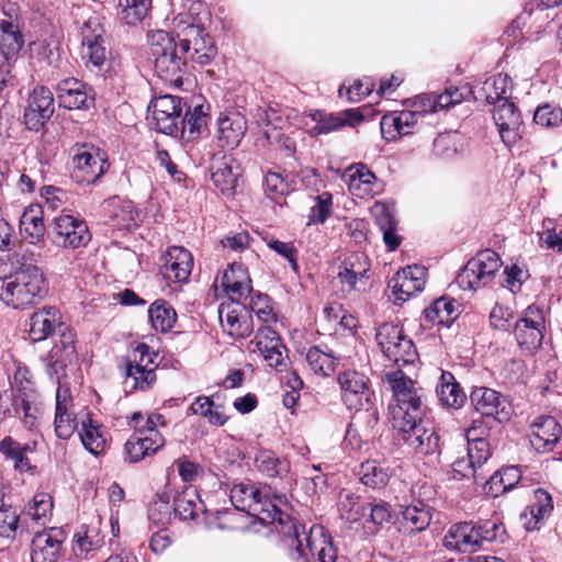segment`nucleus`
<instances>
[{
    "mask_svg": "<svg viewBox=\"0 0 562 562\" xmlns=\"http://www.w3.org/2000/svg\"><path fill=\"white\" fill-rule=\"evenodd\" d=\"M473 431H476V422H474L465 432V438L468 441L467 457L476 468H480L490 458L491 450L490 445L484 437L471 436Z\"/></svg>",
    "mask_w": 562,
    "mask_h": 562,
    "instance_id": "48",
    "label": "nucleus"
},
{
    "mask_svg": "<svg viewBox=\"0 0 562 562\" xmlns=\"http://www.w3.org/2000/svg\"><path fill=\"white\" fill-rule=\"evenodd\" d=\"M210 169L214 186L223 194H233L239 176V166L236 161L226 155H214Z\"/></svg>",
    "mask_w": 562,
    "mask_h": 562,
    "instance_id": "27",
    "label": "nucleus"
},
{
    "mask_svg": "<svg viewBox=\"0 0 562 562\" xmlns=\"http://www.w3.org/2000/svg\"><path fill=\"white\" fill-rule=\"evenodd\" d=\"M72 161L74 178L86 184L95 182L108 168L106 160L99 153L85 146L78 149Z\"/></svg>",
    "mask_w": 562,
    "mask_h": 562,
    "instance_id": "19",
    "label": "nucleus"
},
{
    "mask_svg": "<svg viewBox=\"0 0 562 562\" xmlns=\"http://www.w3.org/2000/svg\"><path fill=\"white\" fill-rule=\"evenodd\" d=\"M15 394L13 396V405L15 414L22 419L27 428H32L36 422L37 392L32 380L26 382H14Z\"/></svg>",
    "mask_w": 562,
    "mask_h": 562,
    "instance_id": "24",
    "label": "nucleus"
},
{
    "mask_svg": "<svg viewBox=\"0 0 562 562\" xmlns=\"http://www.w3.org/2000/svg\"><path fill=\"white\" fill-rule=\"evenodd\" d=\"M403 527L408 532H419L425 530L431 520L429 508L423 503L407 505L403 512Z\"/></svg>",
    "mask_w": 562,
    "mask_h": 562,
    "instance_id": "44",
    "label": "nucleus"
},
{
    "mask_svg": "<svg viewBox=\"0 0 562 562\" xmlns=\"http://www.w3.org/2000/svg\"><path fill=\"white\" fill-rule=\"evenodd\" d=\"M222 286L228 297L236 303L247 300L251 293V280L243 265L233 263L224 272Z\"/></svg>",
    "mask_w": 562,
    "mask_h": 562,
    "instance_id": "29",
    "label": "nucleus"
},
{
    "mask_svg": "<svg viewBox=\"0 0 562 562\" xmlns=\"http://www.w3.org/2000/svg\"><path fill=\"white\" fill-rule=\"evenodd\" d=\"M248 307L250 312L256 315L259 322L263 324L276 322V314L270 305L268 295L261 293L251 295Z\"/></svg>",
    "mask_w": 562,
    "mask_h": 562,
    "instance_id": "54",
    "label": "nucleus"
},
{
    "mask_svg": "<svg viewBox=\"0 0 562 562\" xmlns=\"http://www.w3.org/2000/svg\"><path fill=\"white\" fill-rule=\"evenodd\" d=\"M19 524V515L10 505L0 508V536L10 538L14 535Z\"/></svg>",
    "mask_w": 562,
    "mask_h": 562,
    "instance_id": "63",
    "label": "nucleus"
},
{
    "mask_svg": "<svg viewBox=\"0 0 562 562\" xmlns=\"http://www.w3.org/2000/svg\"><path fill=\"white\" fill-rule=\"evenodd\" d=\"M76 537L77 539L74 551L78 557H86L90 551H93L101 546V539L98 533H90V531L87 530L83 535L78 532Z\"/></svg>",
    "mask_w": 562,
    "mask_h": 562,
    "instance_id": "64",
    "label": "nucleus"
},
{
    "mask_svg": "<svg viewBox=\"0 0 562 562\" xmlns=\"http://www.w3.org/2000/svg\"><path fill=\"white\" fill-rule=\"evenodd\" d=\"M246 305L240 306L238 303L221 304L218 308V317L223 329L231 335V328H234L236 322L243 314Z\"/></svg>",
    "mask_w": 562,
    "mask_h": 562,
    "instance_id": "61",
    "label": "nucleus"
},
{
    "mask_svg": "<svg viewBox=\"0 0 562 562\" xmlns=\"http://www.w3.org/2000/svg\"><path fill=\"white\" fill-rule=\"evenodd\" d=\"M128 425L136 430L125 443V452L130 462H138L144 457L157 452L165 445V438L158 430V427L166 426L162 415L151 414L144 420L143 415L135 412L132 414Z\"/></svg>",
    "mask_w": 562,
    "mask_h": 562,
    "instance_id": "5",
    "label": "nucleus"
},
{
    "mask_svg": "<svg viewBox=\"0 0 562 562\" xmlns=\"http://www.w3.org/2000/svg\"><path fill=\"white\" fill-rule=\"evenodd\" d=\"M306 361L311 370L324 376L329 375L335 370L333 359L317 347L308 349Z\"/></svg>",
    "mask_w": 562,
    "mask_h": 562,
    "instance_id": "59",
    "label": "nucleus"
},
{
    "mask_svg": "<svg viewBox=\"0 0 562 562\" xmlns=\"http://www.w3.org/2000/svg\"><path fill=\"white\" fill-rule=\"evenodd\" d=\"M79 435L82 445L89 452L98 454L103 449L105 439L99 428L93 426L91 422L88 424L82 422V427L79 431Z\"/></svg>",
    "mask_w": 562,
    "mask_h": 562,
    "instance_id": "55",
    "label": "nucleus"
},
{
    "mask_svg": "<svg viewBox=\"0 0 562 562\" xmlns=\"http://www.w3.org/2000/svg\"><path fill=\"white\" fill-rule=\"evenodd\" d=\"M29 108L41 111L44 117H50L54 113V98L46 87L35 88L29 99Z\"/></svg>",
    "mask_w": 562,
    "mask_h": 562,
    "instance_id": "58",
    "label": "nucleus"
},
{
    "mask_svg": "<svg viewBox=\"0 0 562 562\" xmlns=\"http://www.w3.org/2000/svg\"><path fill=\"white\" fill-rule=\"evenodd\" d=\"M339 283L341 285V291L346 293H350L352 291H361L367 285L368 278L358 276L357 272H350L344 268L339 267V271L337 274Z\"/></svg>",
    "mask_w": 562,
    "mask_h": 562,
    "instance_id": "62",
    "label": "nucleus"
},
{
    "mask_svg": "<svg viewBox=\"0 0 562 562\" xmlns=\"http://www.w3.org/2000/svg\"><path fill=\"white\" fill-rule=\"evenodd\" d=\"M158 355L145 344H138L125 366V385L131 390L146 391L156 382Z\"/></svg>",
    "mask_w": 562,
    "mask_h": 562,
    "instance_id": "7",
    "label": "nucleus"
},
{
    "mask_svg": "<svg viewBox=\"0 0 562 562\" xmlns=\"http://www.w3.org/2000/svg\"><path fill=\"white\" fill-rule=\"evenodd\" d=\"M61 532L57 529L36 532L31 543L32 562H57L61 551Z\"/></svg>",
    "mask_w": 562,
    "mask_h": 562,
    "instance_id": "25",
    "label": "nucleus"
},
{
    "mask_svg": "<svg viewBox=\"0 0 562 562\" xmlns=\"http://www.w3.org/2000/svg\"><path fill=\"white\" fill-rule=\"evenodd\" d=\"M533 122L547 128L557 127L562 123V109L549 103L539 105L535 111Z\"/></svg>",
    "mask_w": 562,
    "mask_h": 562,
    "instance_id": "57",
    "label": "nucleus"
},
{
    "mask_svg": "<svg viewBox=\"0 0 562 562\" xmlns=\"http://www.w3.org/2000/svg\"><path fill=\"white\" fill-rule=\"evenodd\" d=\"M72 406V396L69 387L64 384H59L56 390L54 425L55 432L60 439L70 438L78 427Z\"/></svg>",
    "mask_w": 562,
    "mask_h": 562,
    "instance_id": "20",
    "label": "nucleus"
},
{
    "mask_svg": "<svg viewBox=\"0 0 562 562\" xmlns=\"http://www.w3.org/2000/svg\"><path fill=\"white\" fill-rule=\"evenodd\" d=\"M215 55V46L212 37L206 34L199 42H194L191 52L187 54V59H191L201 65L207 64Z\"/></svg>",
    "mask_w": 562,
    "mask_h": 562,
    "instance_id": "60",
    "label": "nucleus"
},
{
    "mask_svg": "<svg viewBox=\"0 0 562 562\" xmlns=\"http://www.w3.org/2000/svg\"><path fill=\"white\" fill-rule=\"evenodd\" d=\"M173 509L183 520H196L205 506L195 490L186 488L175 497Z\"/></svg>",
    "mask_w": 562,
    "mask_h": 562,
    "instance_id": "40",
    "label": "nucleus"
},
{
    "mask_svg": "<svg viewBox=\"0 0 562 562\" xmlns=\"http://www.w3.org/2000/svg\"><path fill=\"white\" fill-rule=\"evenodd\" d=\"M255 462L258 471L269 477L281 476L289 471L288 462L270 450L258 452Z\"/></svg>",
    "mask_w": 562,
    "mask_h": 562,
    "instance_id": "49",
    "label": "nucleus"
},
{
    "mask_svg": "<svg viewBox=\"0 0 562 562\" xmlns=\"http://www.w3.org/2000/svg\"><path fill=\"white\" fill-rule=\"evenodd\" d=\"M189 411L193 415H200L207 419L211 425L223 426L228 417L221 405L215 404L209 396H198L191 404Z\"/></svg>",
    "mask_w": 562,
    "mask_h": 562,
    "instance_id": "45",
    "label": "nucleus"
},
{
    "mask_svg": "<svg viewBox=\"0 0 562 562\" xmlns=\"http://www.w3.org/2000/svg\"><path fill=\"white\" fill-rule=\"evenodd\" d=\"M231 502L236 509L246 512L256 517L261 524H278V531L282 535L297 537V526L282 509L286 506V498L282 494H273L267 488H259L251 483H238L231 488Z\"/></svg>",
    "mask_w": 562,
    "mask_h": 562,
    "instance_id": "2",
    "label": "nucleus"
},
{
    "mask_svg": "<svg viewBox=\"0 0 562 562\" xmlns=\"http://www.w3.org/2000/svg\"><path fill=\"white\" fill-rule=\"evenodd\" d=\"M45 278L34 263L23 262L14 272L0 279V300L14 308H26L41 301Z\"/></svg>",
    "mask_w": 562,
    "mask_h": 562,
    "instance_id": "3",
    "label": "nucleus"
},
{
    "mask_svg": "<svg viewBox=\"0 0 562 562\" xmlns=\"http://www.w3.org/2000/svg\"><path fill=\"white\" fill-rule=\"evenodd\" d=\"M149 321L156 330L166 333L171 329L177 319L176 311L165 301H155L148 311Z\"/></svg>",
    "mask_w": 562,
    "mask_h": 562,
    "instance_id": "47",
    "label": "nucleus"
},
{
    "mask_svg": "<svg viewBox=\"0 0 562 562\" xmlns=\"http://www.w3.org/2000/svg\"><path fill=\"white\" fill-rule=\"evenodd\" d=\"M521 479V472L517 467H507L495 472L484 485L486 494L498 497L512 490Z\"/></svg>",
    "mask_w": 562,
    "mask_h": 562,
    "instance_id": "42",
    "label": "nucleus"
},
{
    "mask_svg": "<svg viewBox=\"0 0 562 562\" xmlns=\"http://www.w3.org/2000/svg\"><path fill=\"white\" fill-rule=\"evenodd\" d=\"M386 381L396 401L391 408L393 428L416 454L437 453L440 447L439 436L431 425L423 422L425 409L414 382L402 371L387 373Z\"/></svg>",
    "mask_w": 562,
    "mask_h": 562,
    "instance_id": "1",
    "label": "nucleus"
},
{
    "mask_svg": "<svg viewBox=\"0 0 562 562\" xmlns=\"http://www.w3.org/2000/svg\"><path fill=\"white\" fill-rule=\"evenodd\" d=\"M513 80L507 74H497L488 77L481 88L482 97L487 103L495 104L510 100Z\"/></svg>",
    "mask_w": 562,
    "mask_h": 562,
    "instance_id": "37",
    "label": "nucleus"
},
{
    "mask_svg": "<svg viewBox=\"0 0 562 562\" xmlns=\"http://www.w3.org/2000/svg\"><path fill=\"white\" fill-rule=\"evenodd\" d=\"M82 58L93 67L100 68L106 60L103 30L98 19H89L81 29Z\"/></svg>",
    "mask_w": 562,
    "mask_h": 562,
    "instance_id": "18",
    "label": "nucleus"
},
{
    "mask_svg": "<svg viewBox=\"0 0 562 562\" xmlns=\"http://www.w3.org/2000/svg\"><path fill=\"white\" fill-rule=\"evenodd\" d=\"M59 104L68 110L88 109L93 102L91 89L76 78L61 80L56 87Z\"/></svg>",
    "mask_w": 562,
    "mask_h": 562,
    "instance_id": "22",
    "label": "nucleus"
},
{
    "mask_svg": "<svg viewBox=\"0 0 562 562\" xmlns=\"http://www.w3.org/2000/svg\"><path fill=\"white\" fill-rule=\"evenodd\" d=\"M503 533V525L495 521H463L449 528L443 544L448 550L471 553L479 550L484 541L502 539Z\"/></svg>",
    "mask_w": 562,
    "mask_h": 562,
    "instance_id": "6",
    "label": "nucleus"
},
{
    "mask_svg": "<svg viewBox=\"0 0 562 562\" xmlns=\"http://www.w3.org/2000/svg\"><path fill=\"white\" fill-rule=\"evenodd\" d=\"M359 475L364 485L373 488L384 486L390 477L387 470L375 460L363 462Z\"/></svg>",
    "mask_w": 562,
    "mask_h": 562,
    "instance_id": "50",
    "label": "nucleus"
},
{
    "mask_svg": "<svg viewBox=\"0 0 562 562\" xmlns=\"http://www.w3.org/2000/svg\"><path fill=\"white\" fill-rule=\"evenodd\" d=\"M297 526V537L283 535L289 546L296 543L295 550L299 557H307L317 552L318 562H335L336 554L331 543L323 535L321 526H312L308 532L305 527L293 521Z\"/></svg>",
    "mask_w": 562,
    "mask_h": 562,
    "instance_id": "12",
    "label": "nucleus"
},
{
    "mask_svg": "<svg viewBox=\"0 0 562 562\" xmlns=\"http://www.w3.org/2000/svg\"><path fill=\"white\" fill-rule=\"evenodd\" d=\"M173 32L179 40L180 52L189 54L194 42H199L204 35V27L188 13H180L173 19Z\"/></svg>",
    "mask_w": 562,
    "mask_h": 562,
    "instance_id": "31",
    "label": "nucleus"
},
{
    "mask_svg": "<svg viewBox=\"0 0 562 562\" xmlns=\"http://www.w3.org/2000/svg\"><path fill=\"white\" fill-rule=\"evenodd\" d=\"M418 111H401L385 114L381 119V133L386 140H395L401 136L409 135L418 122Z\"/></svg>",
    "mask_w": 562,
    "mask_h": 562,
    "instance_id": "26",
    "label": "nucleus"
},
{
    "mask_svg": "<svg viewBox=\"0 0 562 562\" xmlns=\"http://www.w3.org/2000/svg\"><path fill=\"white\" fill-rule=\"evenodd\" d=\"M425 318L430 323L449 324L457 317V302L442 296L424 311Z\"/></svg>",
    "mask_w": 562,
    "mask_h": 562,
    "instance_id": "46",
    "label": "nucleus"
},
{
    "mask_svg": "<svg viewBox=\"0 0 562 562\" xmlns=\"http://www.w3.org/2000/svg\"><path fill=\"white\" fill-rule=\"evenodd\" d=\"M216 125V140L223 149L236 148L247 131V121L237 111L222 113L217 119Z\"/></svg>",
    "mask_w": 562,
    "mask_h": 562,
    "instance_id": "17",
    "label": "nucleus"
},
{
    "mask_svg": "<svg viewBox=\"0 0 562 562\" xmlns=\"http://www.w3.org/2000/svg\"><path fill=\"white\" fill-rule=\"evenodd\" d=\"M103 210L112 226L120 229H131L137 225L138 212L132 201L111 198L103 204Z\"/></svg>",
    "mask_w": 562,
    "mask_h": 562,
    "instance_id": "30",
    "label": "nucleus"
},
{
    "mask_svg": "<svg viewBox=\"0 0 562 562\" xmlns=\"http://www.w3.org/2000/svg\"><path fill=\"white\" fill-rule=\"evenodd\" d=\"M149 124L159 133L173 134L181 119V99L166 94L151 100L148 106Z\"/></svg>",
    "mask_w": 562,
    "mask_h": 562,
    "instance_id": "14",
    "label": "nucleus"
},
{
    "mask_svg": "<svg viewBox=\"0 0 562 562\" xmlns=\"http://www.w3.org/2000/svg\"><path fill=\"white\" fill-rule=\"evenodd\" d=\"M193 267V257L183 247H170L165 257L161 273L164 278L172 282H184L190 277Z\"/></svg>",
    "mask_w": 562,
    "mask_h": 562,
    "instance_id": "23",
    "label": "nucleus"
},
{
    "mask_svg": "<svg viewBox=\"0 0 562 562\" xmlns=\"http://www.w3.org/2000/svg\"><path fill=\"white\" fill-rule=\"evenodd\" d=\"M539 236L548 249L562 252V227L559 228L552 218L542 221V231Z\"/></svg>",
    "mask_w": 562,
    "mask_h": 562,
    "instance_id": "56",
    "label": "nucleus"
},
{
    "mask_svg": "<svg viewBox=\"0 0 562 562\" xmlns=\"http://www.w3.org/2000/svg\"><path fill=\"white\" fill-rule=\"evenodd\" d=\"M52 241L63 248H79L90 240L87 224L79 217L70 214H60L50 224Z\"/></svg>",
    "mask_w": 562,
    "mask_h": 562,
    "instance_id": "13",
    "label": "nucleus"
},
{
    "mask_svg": "<svg viewBox=\"0 0 562 562\" xmlns=\"http://www.w3.org/2000/svg\"><path fill=\"white\" fill-rule=\"evenodd\" d=\"M59 312L55 307L43 308L33 313L30 318L29 336L33 341L45 340L58 328Z\"/></svg>",
    "mask_w": 562,
    "mask_h": 562,
    "instance_id": "34",
    "label": "nucleus"
},
{
    "mask_svg": "<svg viewBox=\"0 0 562 562\" xmlns=\"http://www.w3.org/2000/svg\"><path fill=\"white\" fill-rule=\"evenodd\" d=\"M122 20L127 24H136L148 13L150 0H120Z\"/></svg>",
    "mask_w": 562,
    "mask_h": 562,
    "instance_id": "53",
    "label": "nucleus"
},
{
    "mask_svg": "<svg viewBox=\"0 0 562 562\" xmlns=\"http://www.w3.org/2000/svg\"><path fill=\"white\" fill-rule=\"evenodd\" d=\"M53 509V499L48 493H37L25 509V515L33 521L45 525Z\"/></svg>",
    "mask_w": 562,
    "mask_h": 562,
    "instance_id": "51",
    "label": "nucleus"
},
{
    "mask_svg": "<svg viewBox=\"0 0 562 562\" xmlns=\"http://www.w3.org/2000/svg\"><path fill=\"white\" fill-rule=\"evenodd\" d=\"M341 402L348 409H369L373 392L369 378L361 372L346 369L338 373Z\"/></svg>",
    "mask_w": 562,
    "mask_h": 562,
    "instance_id": "11",
    "label": "nucleus"
},
{
    "mask_svg": "<svg viewBox=\"0 0 562 562\" xmlns=\"http://www.w3.org/2000/svg\"><path fill=\"white\" fill-rule=\"evenodd\" d=\"M348 189L357 198L366 199L374 192L376 177L363 165H358L348 170Z\"/></svg>",
    "mask_w": 562,
    "mask_h": 562,
    "instance_id": "39",
    "label": "nucleus"
},
{
    "mask_svg": "<svg viewBox=\"0 0 562 562\" xmlns=\"http://www.w3.org/2000/svg\"><path fill=\"white\" fill-rule=\"evenodd\" d=\"M440 403L450 408H459L465 401V394L456 382L452 373L442 371L436 387Z\"/></svg>",
    "mask_w": 562,
    "mask_h": 562,
    "instance_id": "41",
    "label": "nucleus"
},
{
    "mask_svg": "<svg viewBox=\"0 0 562 562\" xmlns=\"http://www.w3.org/2000/svg\"><path fill=\"white\" fill-rule=\"evenodd\" d=\"M375 339L383 355L396 364L414 362L417 352L415 346L398 325L382 324L375 334Z\"/></svg>",
    "mask_w": 562,
    "mask_h": 562,
    "instance_id": "10",
    "label": "nucleus"
},
{
    "mask_svg": "<svg viewBox=\"0 0 562 562\" xmlns=\"http://www.w3.org/2000/svg\"><path fill=\"white\" fill-rule=\"evenodd\" d=\"M367 509V503L351 490L342 488L337 498V510L345 522L352 525L359 522Z\"/></svg>",
    "mask_w": 562,
    "mask_h": 562,
    "instance_id": "35",
    "label": "nucleus"
},
{
    "mask_svg": "<svg viewBox=\"0 0 562 562\" xmlns=\"http://www.w3.org/2000/svg\"><path fill=\"white\" fill-rule=\"evenodd\" d=\"M533 498L532 504L521 514L522 519H527L528 515H530V519L525 521L527 530L538 529L539 525L544 521L553 510L552 497L547 491L542 488L536 490Z\"/></svg>",
    "mask_w": 562,
    "mask_h": 562,
    "instance_id": "33",
    "label": "nucleus"
},
{
    "mask_svg": "<svg viewBox=\"0 0 562 562\" xmlns=\"http://www.w3.org/2000/svg\"><path fill=\"white\" fill-rule=\"evenodd\" d=\"M493 119L503 142L506 145L516 143L519 138V128L522 124V120L515 103L510 100L495 103Z\"/></svg>",
    "mask_w": 562,
    "mask_h": 562,
    "instance_id": "21",
    "label": "nucleus"
},
{
    "mask_svg": "<svg viewBox=\"0 0 562 562\" xmlns=\"http://www.w3.org/2000/svg\"><path fill=\"white\" fill-rule=\"evenodd\" d=\"M57 330L54 346L43 361L48 376L59 385L63 384L60 379L65 375V369L74 362L77 351L75 331L63 324H58Z\"/></svg>",
    "mask_w": 562,
    "mask_h": 562,
    "instance_id": "9",
    "label": "nucleus"
},
{
    "mask_svg": "<svg viewBox=\"0 0 562 562\" xmlns=\"http://www.w3.org/2000/svg\"><path fill=\"white\" fill-rule=\"evenodd\" d=\"M501 267L499 256L491 249H485L467 262L456 281L463 290L476 291L490 284Z\"/></svg>",
    "mask_w": 562,
    "mask_h": 562,
    "instance_id": "8",
    "label": "nucleus"
},
{
    "mask_svg": "<svg viewBox=\"0 0 562 562\" xmlns=\"http://www.w3.org/2000/svg\"><path fill=\"white\" fill-rule=\"evenodd\" d=\"M471 403L475 411L483 416L501 419L505 406L501 393L485 386L476 387L471 393Z\"/></svg>",
    "mask_w": 562,
    "mask_h": 562,
    "instance_id": "32",
    "label": "nucleus"
},
{
    "mask_svg": "<svg viewBox=\"0 0 562 562\" xmlns=\"http://www.w3.org/2000/svg\"><path fill=\"white\" fill-rule=\"evenodd\" d=\"M148 45L158 77L166 82L180 86L187 66V54H182L175 38L162 30L148 34Z\"/></svg>",
    "mask_w": 562,
    "mask_h": 562,
    "instance_id": "4",
    "label": "nucleus"
},
{
    "mask_svg": "<svg viewBox=\"0 0 562 562\" xmlns=\"http://www.w3.org/2000/svg\"><path fill=\"white\" fill-rule=\"evenodd\" d=\"M23 44L24 40L18 25L10 21H0V53L8 63L16 58Z\"/></svg>",
    "mask_w": 562,
    "mask_h": 562,
    "instance_id": "38",
    "label": "nucleus"
},
{
    "mask_svg": "<svg viewBox=\"0 0 562 562\" xmlns=\"http://www.w3.org/2000/svg\"><path fill=\"white\" fill-rule=\"evenodd\" d=\"M262 355L270 367L278 368L283 364V349L276 330L268 325L258 328L255 338L250 341Z\"/></svg>",
    "mask_w": 562,
    "mask_h": 562,
    "instance_id": "28",
    "label": "nucleus"
},
{
    "mask_svg": "<svg viewBox=\"0 0 562 562\" xmlns=\"http://www.w3.org/2000/svg\"><path fill=\"white\" fill-rule=\"evenodd\" d=\"M562 428L552 416L537 417L529 426V442L540 453L550 452L559 442Z\"/></svg>",
    "mask_w": 562,
    "mask_h": 562,
    "instance_id": "16",
    "label": "nucleus"
},
{
    "mask_svg": "<svg viewBox=\"0 0 562 562\" xmlns=\"http://www.w3.org/2000/svg\"><path fill=\"white\" fill-rule=\"evenodd\" d=\"M20 232L24 239L35 245L43 239L45 225L43 210L40 205L27 206L20 217Z\"/></svg>",
    "mask_w": 562,
    "mask_h": 562,
    "instance_id": "36",
    "label": "nucleus"
},
{
    "mask_svg": "<svg viewBox=\"0 0 562 562\" xmlns=\"http://www.w3.org/2000/svg\"><path fill=\"white\" fill-rule=\"evenodd\" d=\"M314 120L316 121V125L313 128L314 132L316 134H327L347 124H351L352 121L359 122L362 120V116L355 110H346L337 115L318 112L314 115Z\"/></svg>",
    "mask_w": 562,
    "mask_h": 562,
    "instance_id": "43",
    "label": "nucleus"
},
{
    "mask_svg": "<svg viewBox=\"0 0 562 562\" xmlns=\"http://www.w3.org/2000/svg\"><path fill=\"white\" fill-rule=\"evenodd\" d=\"M392 289L395 302H405L415 293L424 290V285H418L416 281L409 280L406 274L397 272L389 282Z\"/></svg>",
    "mask_w": 562,
    "mask_h": 562,
    "instance_id": "52",
    "label": "nucleus"
},
{
    "mask_svg": "<svg viewBox=\"0 0 562 562\" xmlns=\"http://www.w3.org/2000/svg\"><path fill=\"white\" fill-rule=\"evenodd\" d=\"M544 324L542 310L536 305L528 306L515 327V337L518 345L527 350L540 348L543 339Z\"/></svg>",
    "mask_w": 562,
    "mask_h": 562,
    "instance_id": "15",
    "label": "nucleus"
}]
</instances>
